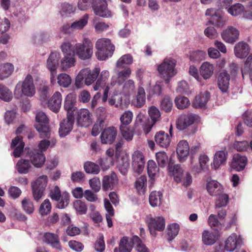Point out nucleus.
<instances>
[{"label":"nucleus","instance_id":"obj_25","mask_svg":"<svg viewBox=\"0 0 252 252\" xmlns=\"http://www.w3.org/2000/svg\"><path fill=\"white\" fill-rule=\"evenodd\" d=\"M189 153V147L187 141L179 142L177 147V154L180 162L184 161Z\"/></svg>","mask_w":252,"mask_h":252},{"label":"nucleus","instance_id":"obj_40","mask_svg":"<svg viewBox=\"0 0 252 252\" xmlns=\"http://www.w3.org/2000/svg\"><path fill=\"white\" fill-rule=\"evenodd\" d=\"M61 61V67L64 71L75 65L76 59L75 55H64Z\"/></svg>","mask_w":252,"mask_h":252},{"label":"nucleus","instance_id":"obj_63","mask_svg":"<svg viewBox=\"0 0 252 252\" xmlns=\"http://www.w3.org/2000/svg\"><path fill=\"white\" fill-rule=\"evenodd\" d=\"M129 167V163L126 158H123L119 161L118 167L120 172L124 175L126 174Z\"/></svg>","mask_w":252,"mask_h":252},{"label":"nucleus","instance_id":"obj_24","mask_svg":"<svg viewBox=\"0 0 252 252\" xmlns=\"http://www.w3.org/2000/svg\"><path fill=\"white\" fill-rule=\"evenodd\" d=\"M134 246L132 237L129 239L127 237H123L120 241L119 248H115L114 252H130Z\"/></svg>","mask_w":252,"mask_h":252},{"label":"nucleus","instance_id":"obj_30","mask_svg":"<svg viewBox=\"0 0 252 252\" xmlns=\"http://www.w3.org/2000/svg\"><path fill=\"white\" fill-rule=\"evenodd\" d=\"M168 170L170 172L172 173L174 179L177 183L182 182L185 174L180 165L176 164L172 166L170 159L168 163Z\"/></svg>","mask_w":252,"mask_h":252},{"label":"nucleus","instance_id":"obj_15","mask_svg":"<svg viewBox=\"0 0 252 252\" xmlns=\"http://www.w3.org/2000/svg\"><path fill=\"white\" fill-rule=\"evenodd\" d=\"M132 166L135 172L140 174L144 167L145 161L143 153L139 151H135L132 156Z\"/></svg>","mask_w":252,"mask_h":252},{"label":"nucleus","instance_id":"obj_55","mask_svg":"<svg viewBox=\"0 0 252 252\" xmlns=\"http://www.w3.org/2000/svg\"><path fill=\"white\" fill-rule=\"evenodd\" d=\"M175 102L177 107L179 109H184L190 104L189 100L185 96L177 97L175 99Z\"/></svg>","mask_w":252,"mask_h":252},{"label":"nucleus","instance_id":"obj_29","mask_svg":"<svg viewBox=\"0 0 252 252\" xmlns=\"http://www.w3.org/2000/svg\"><path fill=\"white\" fill-rule=\"evenodd\" d=\"M230 75L225 71L221 72L218 78V86L223 93H226L229 86Z\"/></svg>","mask_w":252,"mask_h":252},{"label":"nucleus","instance_id":"obj_12","mask_svg":"<svg viewBox=\"0 0 252 252\" xmlns=\"http://www.w3.org/2000/svg\"><path fill=\"white\" fill-rule=\"evenodd\" d=\"M149 115L152 122L148 121L143 126V130L146 134L148 133L151 130L155 124L160 119V112L156 106H152L148 110Z\"/></svg>","mask_w":252,"mask_h":252},{"label":"nucleus","instance_id":"obj_34","mask_svg":"<svg viewBox=\"0 0 252 252\" xmlns=\"http://www.w3.org/2000/svg\"><path fill=\"white\" fill-rule=\"evenodd\" d=\"M207 189L211 196H218L223 192L222 186L216 181H211L207 185Z\"/></svg>","mask_w":252,"mask_h":252},{"label":"nucleus","instance_id":"obj_50","mask_svg":"<svg viewBox=\"0 0 252 252\" xmlns=\"http://www.w3.org/2000/svg\"><path fill=\"white\" fill-rule=\"evenodd\" d=\"M57 79L59 85L64 88L68 87L71 83L70 76L66 73L60 74L58 75Z\"/></svg>","mask_w":252,"mask_h":252},{"label":"nucleus","instance_id":"obj_54","mask_svg":"<svg viewBox=\"0 0 252 252\" xmlns=\"http://www.w3.org/2000/svg\"><path fill=\"white\" fill-rule=\"evenodd\" d=\"M156 159L158 165L161 167H164L168 163V158L165 152H159L156 153Z\"/></svg>","mask_w":252,"mask_h":252},{"label":"nucleus","instance_id":"obj_16","mask_svg":"<svg viewBox=\"0 0 252 252\" xmlns=\"http://www.w3.org/2000/svg\"><path fill=\"white\" fill-rule=\"evenodd\" d=\"M43 241L47 244L50 245L52 248L60 252L63 251V247L58 235L50 232H46L43 235Z\"/></svg>","mask_w":252,"mask_h":252},{"label":"nucleus","instance_id":"obj_56","mask_svg":"<svg viewBox=\"0 0 252 252\" xmlns=\"http://www.w3.org/2000/svg\"><path fill=\"white\" fill-rule=\"evenodd\" d=\"M132 57L129 54H126L121 57L117 62V66L120 68H124L126 65L132 63Z\"/></svg>","mask_w":252,"mask_h":252},{"label":"nucleus","instance_id":"obj_10","mask_svg":"<svg viewBox=\"0 0 252 252\" xmlns=\"http://www.w3.org/2000/svg\"><path fill=\"white\" fill-rule=\"evenodd\" d=\"M92 8L94 14L100 17L108 18L111 15L106 0H94L92 2Z\"/></svg>","mask_w":252,"mask_h":252},{"label":"nucleus","instance_id":"obj_33","mask_svg":"<svg viewBox=\"0 0 252 252\" xmlns=\"http://www.w3.org/2000/svg\"><path fill=\"white\" fill-rule=\"evenodd\" d=\"M240 240L238 238L236 233H232L225 242V249L228 252L234 251L240 245Z\"/></svg>","mask_w":252,"mask_h":252},{"label":"nucleus","instance_id":"obj_61","mask_svg":"<svg viewBox=\"0 0 252 252\" xmlns=\"http://www.w3.org/2000/svg\"><path fill=\"white\" fill-rule=\"evenodd\" d=\"M51 210V204L48 199L44 200L39 207V213L42 216L47 215Z\"/></svg>","mask_w":252,"mask_h":252},{"label":"nucleus","instance_id":"obj_48","mask_svg":"<svg viewBox=\"0 0 252 252\" xmlns=\"http://www.w3.org/2000/svg\"><path fill=\"white\" fill-rule=\"evenodd\" d=\"M180 229L179 225L177 223H174L169 225L167 228V235L169 241L172 240L177 235Z\"/></svg>","mask_w":252,"mask_h":252},{"label":"nucleus","instance_id":"obj_6","mask_svg":"<svg viewBox=\"0 0 252 252\" xmlns=\"http://www.w3.org/2000/svg\"><path fill=\"white\" fill-rule=\"evenodd\" d=\"M49 196L53 201L58 202L56 207L60 209L66 207L69 202V193L64 191L62 193L60 189L58 186H55L50 190Z\"/></svg>","mask_w":252,"mask_h":252},{"label":"nucleus","instance_id":"obj_5","mask_svg":"<svg viewBox=\"0 0 252 252\" xmlns=\"http://www.w3.org/2000/svg\"><path fill=\"white\" fill-rule=\"evenodd\" d=\"M74 52L81 60L90 59L93 54V44L88 38H84L82 43H77L74 45Z\"/></svg>","mask_w":252,"mask_h":252},{"label":"nucleus","instance_id":"obj_27","mask_svg":"<svg viewBox=\"0 0 252 252\" xmlns=\"http://www.w3.org/2000/svg\"><path fill=\"white\" fill-rule=\"evenodd\" d=\"M155 140L160 147L167 148L170 145L171 139L167 133L161 130L156 133Z\"/></svg>","mask_w":252,"mask_h":252},{"label":"nucleus","instance_id":"obj_26","mask_svg":"<svg viewBox=\"0 0 252 252\" xmlns=\"http://www.w3.org/2000/svg\"><path fill=\"white\" fill-rule=\"evenodd\" d=\"M24 146L25 144L23 142L22 137L17 136L12 140L11 147L14 148L13 155L15 158H19L21 156Z\"/></svg>","mask_w":252,"mask_h":252},{"label":"nucleus","instance_id":"obj_22","mask_svg":"<svg viewBox=\"0 0 252 252\" xmlns=\"http://www.w3.org/2000/svg\"><path fill=\"white\" fill-rule=\"evenodd\" d=\"M239 35L238 30L232 27L228 28L221 33L222 39L226 42L233 43L237 40Z\"/></svg>","mask_w":252,"mask_h":252},{"label":"nucleus","instance_id":"obj_60","mask_svg":"<svg viewBox=\"0 0 252 252\" xmlns=\"http://www.w3.org/2000/svg\"><path fill=\"white\" fill-rule=\"evenodd\" d=\"M173 103L171 98L165 96L160 103L161 109L166 112H169L172 108Z\"/></svg>","mask_w":252,"mask_h":252},{"label":"nucleus","instance_id":"obj_23","mask_svg":"<svg viewBox=\"0 0 252 252\" xmlns=\"http://www.w3.org/2000/svg\"><path fill=\"white\" fill-rule=\"evenodd\" d=\"M76 98L74 93H71L68 94L64 99V109L67 111V114H73L76 109Z\"/></svg>","mask_w":252,"mask_h":252},{"label":"nucleus","instance_id":"obj_44","mask_svg":"<svg viewBox=\"0 0 252 252\" xmlns=\"http://www.w3.org/2000/svg\"><path fill=\"white\" fill-rule=\"evenodd\" d=\"M88 19V14H85L80 19L71 23V27L74 31L81 30L87 25Z\"/></svg>","mask_w":252,"mask_h":252},{"label":"nucleus","instance_id":"obj_47","mask_svg":"<svg viewBox=\"0 0 252 252\" xmlns=\"http://www.w3.org/2000/svg\"><path fill=\"white\" fill-rule=\"evenodd\" d=\"M109 76V72L107 70L102 71L96 80L95 84L94 86V90H98L99 88L105 85V81Z\"/></svg>","mask_w":252,"mask_h":252},{"label":"nucleus","instance_id":"obj_37","mask_svg":"<svg viewBox=\"0 0 252 252\" xmlns=\"http://www.w3.org/2000/svg\"><path fill=\"white\" fill-rule=\"evenodd\" d=\"M227 155V152L224 151H219L215 154L213 161L215 169H217L221 165L225 163Z\"/></svg>","mask_w":252,"mask_h":252},{"label":"nucleus","instance_id":"obj_7","mask_svg":"<svg viewBox=\"0 0 252 252\" xmlns=\"http://www.w3.org/2000/svg\"><path fill=\"white\" fill-rule=\"evenodd\" d=\"M47 182V177L46 175H42L32 183V193L36 201H38L43 196Z\"/></svg>","mask_w":252,"mask_h":252},{"label":"nucleus","instance_id":"obj_38","mask_svg":"<svg viewBox=\"0 0 252 252\" xmlns=\"http://www.w3.org/2000/svg\"><path fill=\"white\" fill-rule=\"evenodd\" d=\"M14 66L10 63L0 65V80H3L9 77L13 72Z\"/></svg>","mask_w":252,"mask_h":252},{"label":"nucleus","instance_id":"obj_59","mask_svg":"<svg viewBox=\"0 0 252 252\" xmlns=\"http://www.w3.org/2000/svg\"><path fill=\"white\" fill-rule=\"evenodd\" d=\"M130 68L127 67L122 71H119L118 74L117 82L119 85H122L131 74Z\"/></svg>","mask_w":252,"mask_h":252},{"label":"nucleus","instance_id":"obj_41","mask_svg":"<svg viewBox=\"0 0 252 252\" xmlns=\"http://www.w3.org/2000/svg\"><path fill=\"white\" fill-rule=\"evenodd\" d=\"M12 98V93L10 89L4 84L0 83V99L5 102H9Z\"/></svg>","mask_w":252,"mask_h":252},{"label":"nucleus","instance_id":"obj_32","mask_svg":"<svg viewBox=\"0 0 252 252\" xmlns=\"http://www.w3.org/2000/svg\"><path fill=\"white\" fill-rule=\"evenodd\" d=\"M219 238L217 233L209 230H204L202 234V240L203 243L206 245H212L214 244Z\"/></svg>","mask_w":252,"mask_h":252},{"label":"nucleus","instance_id":"obj_57","mask_svg":"<svg viewBox=\"0 0 252 252\" xmlns=\"http://www.w3.org/2000/svg\"><path fill=\"white\" fill-rule=\"evenodd\" d=\"M132 241H134V246H136V249L138 252H149L146 245L142 242L141 240L137 235L132 236Z\"/></svg>","mask_w":252,"mask_h":252},{"label":"nucleus","instance_id":"obj_19","mask_svg":"<svg viewBox=\"0 0 252 252\" xmlns=\"http://www.w3.org/2000/svg\"><path fill=\"white\" fill-rule=\"evenodd\" d=\"M118 179L116 173L112 172L110 175H105L102 181V189L104 191L112 190L117 185Z\"/></svg>","mask_w":252,"mask_h":252},{"label":"nucleus","instance_id":"obj_49","mask_svg":"<svg viewBox=\"0 0 252 252\" xmlns=\"http://www.w3.org/2000/svg\"><path fill=\"white\" fill-rule=\"evenodd\" d=\"M209 158L206 155H201L199 158L200 167H194L192 170L196 173H200L202 170H204L208 167L207 163Z\"/></svg>","mask_w":252,"mask_h":252},{"label":"nucleus","instance_id":"obj_1","mask_svg":"<svg viewBox=\"0 0 252 252\" xmlns=\"http://www.w3.org/2000/svg\"><path fill=\"white\" fill-rule=\"evenodd\" d=\"M35 87L31 75L26 76L23 81L19 82L16 85L14 95L16 99H21L23 96L32 97L35 94Z\"/></svg>","mask_w":252,"mask_h":252},{"label":"nucleus","instance_id":"obj_20","mask_svg":"<svg viewBox=\"0 0 252 252\" xmlns=\"http://www.w3.org/2000/svg\"><path fill=\"white\" fill-rule=\"evenodd\" d=\"M206 15L211 16L209 22L218 27H221L224 24V21L219 11H216L213 8L208 9L205 13Z\"/></svg>","mask_w":252,"mask_h":252},{"label":"nucleus","instance_id":"obj_18","mask_svg":"<svg viewBox=\"0 0 252 252\" xmlns=\"http://www.w3.org/2000/svg\"><path fill=\"white\" fill-rule=\"evenodd\" d=\"M77 122L81 126L87 127L92 123V115L87 109H81L78 112Z\"/></svg>","mask_w":252,"mask_h":252},{"label":"nucleus","instance_id":"obj_4","mask_svg":"<svg viewBox=\"0 0 252 252\" xmlns=\"http://www.w3.org/2000/svg\"><path fill=\"white\" fill-rule=\"evenodd\" d=\"M99 72V68H95L93 71L89 68L81 70L76 78V87L77 88H82L84 83L87 85H91L98 77Z\"/></svg>","mask_w":252,"mask_h":252},{"label":"nucleus","instance_id":"obj_45","mask_svg":"<svg viewBox=\"0 0 252 252\" xmlns=\"http://www.w3.org/2000/svg\"><path fill=\"white\" fill-rule=\"evenodd\" d=\"M85 172L88 174H98L100 172L99 166L91 161H87L84 164Z\"/></svg>","mask_w":252,"mask_h":252},{"label":"nucleus","instance_id":"obj_43","mask_svg":"<svg viewBox=\"0 0 252 252\" xmlns=\"http://www.w3.org/2000/svg\"><path fill=\"white\" fill-rule=\"evenodd\" d=\"M147 172L149 177L152 180H154L158 174L159 168L153 160H149L147 163Z\"/></svg>","mask_w":252,"mask_h":252},{"label":"nucleus","instance_id":"obj_31","mask_svg":"<svg viewBox=\"0 0 252 252\" xmlns=\"http://www.w3.org/2000/svg\"><path fill=\"white\" fill-rule=\"evenodd\" d=\"M30 160L36 167H41L45 161V157L43 153L34 151L31 152Z\"/></svg>","mask_w":252,"mask_h":252},{"label":"nucleus","instance_id":"obj_64","mask_svg":"<svg viewBox=\"0 0 252 252\" xmlns=\"http://www.w3.org/2000/svg\"><path fill=\"white\" fill-rule=\"evenodd\" d=\"M104 124V120L102 118H98L93 127L92 134L94 136H97L99 133L100 130L103 128Z\"/></svg>","mask_w":252,"mask_h":252},{"label":"nucleus","instance_id":"obj_11","mask_svg":"<svg viewBox=\"0 0 252 252\" xmlns=\"http://www.w3.org/2000/svg\"><path fill=\"white\" fill-rule=\"evenodd\" d=\"M60 59V54L57 52H52L47 60V68L51 72V82L55 79V75L57 73V69L59 66V61Z\"/></svg>","mask_w":252,"mask_h":252},{"label":"nucleus","instance_id":"obj_52","mask_svg":"<svg viewBox=\"0 0 252 252\" xmlns=\"http://www.w3.org/2000/svg\"><path fill=\"white\" fill-rule=\"evenodd\" d=\"M23 210L28 214H32L34 210L32 202L30 199L25 197L21 202Z\"/></svg>","mask_w":252,"mask_h":252},{"label":"nucleus","instance_id":"obj_2","mask_svg":"<svg viewBox=\"0 0 252 252\" xmlns=\"http://www.w3.org/2000/svg\"><path fill=\"white\" fill-rule=\"evenodd\" d=\"M95 48L97 49L96 56L100 61H105L112 57L115 49L110 39L107 38L98 39L95 43Z\"/></svg>","mask_w":252,"mask_h":252},{"label":"nucleus","instance_id":"obj_13","mask_svg":"<svg viewBox=\"0 0 252 252\" xmlns=\"http://www.w3.org/2000/svg\"><path fill=\"white\" fill-rule=\"evenodd\" d=\"M74 123V115L73 114H67L66 119H64L60 124L59 133L61 137H65L72 130Z\"/></svg>","mask_w":252,"mask_h":252},{"label":"nucleus","instance_id":"obj_14","mask_svg":"<svg viewBox=\"0 0 252 252\" xmlns=\"http://www.w3.org/2000/svg\"><path fill=\"white\" fill-rule=\"evenodd\" d=\"M117 135V130L113 126L105 128L102 131L100 138L102 144H112Z\"/></svg>","mask_w":252,"mask_h":252},{"label":"nucleus","instance_id":"obj_51","mask_svg":"<svg viewBox=\"0 0 252 252\" xmlns=\"http://www.w3.org/2000/svg\"><path fill=\"white\" fill-rule=\"evenodd\" d=\"M162 194L160 192L152 191L149 196V202L153 207L159 205L160 203Z\"/></svg>","mask_w":252,"mask_h":252},{"label":"nucleus","instance_id":"obj_9","mask_svg":"<svg viewBox=\"0 0 252 252\" xmlns=\"http://www.w3.org/2000/svg\"><path fill=\"white\" fill-rule=\"evenodd\" d=\"M199 117L197 115L190 113L182 115L177 121V128L180 130L187 128L195 122L199 121Z\"/></svg>","mask_w":252,"mask_h":252},{"label":"nucleus","instance_id":"obj_3","mask_svg":"<svg viewBox=\"0 0 252 252\" xmlns=\"http://www.w3.org/2000/svg\"><path fill=\"white\" fill-rule=\"evenodd\" d=\"M176 61L171 58H165L163 62L158 65L157 70L160 76L163 78L166 83H169L170 79L177 73L175 69Z\"/></svg>","mask_w":252,"mask_h":252},{"label":"nucleus","instance_id":"obj_46","mask_svg":"<svg viewBox=\"0 0 252 252\" xmlns=\"http://www.w3.org/2000/svg\"><path fill=\"white\" fill-rule=\"evenodd\" d=\"M145 101L146 97L145 90L143 88L140 87L138 89L135 105L137 108H141L145 104Z\"/></svg>","mask_w":252,"mask_h":252},{"label":"nucleus","instance_id":"obj_8","mask_svg":"<svg viewBox=\"0 0 252 252\" xmlns=\"http://www.w3.org/2000/svg\"><path fill=\"white\" fill-rule=\"evenodd\" d=\"M151 235L156 237V231H163L165 227V220L162 217H150L146 221Z\"/></svg>","mask_w":252,"mask_h":252},{"label":"nucleus","instance_id":"obj_35","mask_svg":"<svg viewBox=\"0 0 252 252\" xmlns=\"http://www.w3.org/2000/svg\"><path fill=\"white\" fill-rule=\"evenodd\" d=\"M210 97V94L208 91L201 93L195 97L193 102V105L196 108H202L206 105Z\"/></svg>","mask_w":252,"mask_h":252},{"label":"nucleus","instance_id":"obj_28","mask_svg":"<svg viewBox=\"0 0 252 252\" xmlns=\"http://www.w3.org/2000/svg\"><path fill=\"white\" fill-rule=\"evenodd\" d=\"M235 55L239 58L246 57L250 52L249 45L244 42H239L237 43L234 49Z\"/></svg>","mask_w":252,"mask_h":252},{"label":"nucleus","instance_id":"obj_39","mask_svg":"<svg viewBox=\"0 0 252 252\" xmlns=\"http://www.w3.org/2000/svg\"><path fill=\"white\" fill-rule=\"evenodd\" d=\"M214 67L208 62L203 63L200 67V73L205 79H209L213 75Z\"/></svg>","mask_w":252,"mask_h":252},{"label":"nucleus","instance_id":"obj_62","mask_svg":"<svg viewBox=\"0 0 252 252\" xmlns=\"http://www.w3.org/2000/svg\"><path fill=\"white\" fill-rule=\"evenodd\" d=\"M133 114L130 111H126L121 117L120 121L122 123L121 126H126L132 121Z\"/></svg>","mask_w":252,"mask_h":252},{"label":"nucleus","instance_id":"obj_42","mask_svg":"<svg viewBox=\"0 0 252 252\" xmlns=\"http://www.w3.org/2000/svg\"><path fill=\"white\" fill-rule=\"evenodd\" d=\"M31 167V162L28 159H20L16 164V169L21 174H27Z\"/></svg>","mask_w":252,"mask_h":252},{"label":"nucleus","instance_id":"obj_36","mask_svg":"<svg viewBox=\"0 0 252 252\" xmlns=\"http://www.w3.org/2000/svg\"><path fill=\"white\" fill-rule=\"evenodd\" d=\"M34 127L38 131L40 138H49L51 135V129L49 127V124H35Z\"/></svg>","mask_w":252,"mask_h":252},{"label":"nucleus","instance_id":"obj_58","mask_svg":"<svg viewBox=\"0 0 252 252\" xmlns=\"http://www.w3.org/2000/svg\"><path fill=\"white\" fill-rule=\"evenodd\" d=\"M244 6L240 3H236L228 8V12L232 16H236L243 12Z\"/></svg>","mask_w":252,"mask_h":252},{"label":"nucleus","instance_id":"obj_53","mask_svg":"<svg viewBox=\"0 0 252 252\" xmlns=\"http://www.w3.org/2000/svg\"><path fill=\"white\" fill-rule=\"evenodd\" d=\"M135 90L134 82L132 79L126 81L123 87V92L126 95H129Z\"/></svg>","mask_w":252,"mask_h":252},{"label":"nucleus","instance_id":"obj_17","mask_svg":"<svg viewBox=\"0 0 252 252\" xmlns=\"http://www.w3.org/2000/svg\"><path fill=\"white\" fill-rule=\"evenodd\" d=\"M248 162L247 158L239 154H234L231 164V167L236 171H243Z\"/></svg>","mask_w":252,"mask_h":252},{"label":"nucleus","instance_id":"obj_21","mask_svg":"<svg viewBox=\"0 0 252 252\" xmlns=\"http://www.w3.org/2000/svg\"><path fill=\"white\" fill-rule=\"evenodd\" d=\"M62 96L59 92H56L47 102L48 107L55 113L59 112L62 104Z\"/></svg>","mask_w":252,"mask_h":252}]
</instances>
